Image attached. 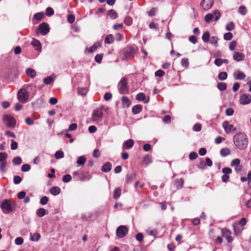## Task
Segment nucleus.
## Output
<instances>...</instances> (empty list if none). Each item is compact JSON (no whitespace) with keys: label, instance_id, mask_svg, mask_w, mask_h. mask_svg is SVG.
<instances>
[{"label":"nucleus","instance_id":"1","mask_svg":"<svg viewBox=\"0 0 251 251\" xmlns=\"http://www.w3.org/2000/svg\"><path fill=\"white\" fill-rule=\"evenodd\" d=\"M233 142L239 149L243 150L248 145V139L244 133L238 132L234 136Z\"/></svg>","mask_w":251,"mask_h":251},{"label":"nucleus","instance_id":"2","mask_svg":"<svg viewBox=\"0 0 251 251\" xmlns=\"http://www.w3.org/2000/svg\"><path fill=\"white\" fill-rule=\"evenodd\" d=\"M135 52V48L126 47L121 51L120 57L123 60L130 59L134 56Z\"/></svg>","mask_w":251,"mask_h":251},{"label":"nucleus","instance_id":"3","mask_svg":"<svg viewBox=\"0 0 251 251\" xmlns=\"http://www.w3.org/2000/svg\"><path fill=\"white\" fill-rule=\"evenodd\" d=\"M15 204L11 200H4L0 204V208L4 213L11 212L15 208Z\"/></svg>","mask_w":251,"mask_h":251},{"label":"nucleus","instance_id":"4","mask_svg":"<svg viewBox=\"0 0 251 251\" xmlns=\"http://www.w3.org/2000/svg\"><path fill=\"white\" fill-rule=\"evenodd\" d=\"M104 111L105 109L103 106H101L95 109L92 114V121L97 122H100L102 118Z\"/></svg>","mask_w":251,"mask_h":251},{"label":"nucleus","instance_id":"5","mask_svg":"<svg viewBox=\"0 0 251 251\" xmlns=\"http://www.w3.org/2000/svg\"><path fill=\"white\" fill-rule=\"evenodd\" d=\"M29 98V93L25 89H20L17 93L18 100L21 102L25 103Z\"/></svg>","mask_w":251,"mask_h":251},{"label":"nucleus","instance_id":"6","mask_svg":"<svg viewBox=\"0 0 251 251\" xmlns=\"http://www.w3.org/2000/svg\"><path fill=\"white\" fill-rule=\"evenodd\" d=\"M119 90L121 94H126L128 93V86L127 85V79L123 78L119 83Z\"/></svg>","mask_w":251,"mask_h":251},{"label":"nucleus","instance_id":"7","mask_svg":"<svg viewBox=\"0 0 251 251\" xmlns=\"http://www.w3.org/2000/svg\"><path fill=\"white\" fill-rule=\"evenodd\" d=\"M49 31L50 27L49 25L47 23L43 22L39 25L38 28L36 30V33L38 34L39 32L42 35H46Z\"/></svg>","mask_w":251,"mask_h":251},{"label":"nucleus","instance_id":"8","mask_svg":"<svg viewBox=\"0 0 251 251\" xmlns=\"http://www.w3.org/2000/svg\"><path fill=\"white\" fill-rule=\"evenodd\" d=\"M128 229L125 226H119L116 230V234L119 238H123L127 234Z\"/></svg>","mask_w":251,"mask_h":251},{"label":"nucleus","instance_id":"9","mask_svg":"<svg viewBox=\"0 0 251 251\" xmlns=\"http://www.w3.org/2000/svg\"><path fill=\"white\" fill-rule=\"evenodd\" d=\"M251 101V95L243 94L240 97V103L243 105L250 103Z\"/></svg>","mask_w":251,"mask_h":251},{"label":"nucleus","instance_id":"10","mask_svg":"<svg viewBox=\"0 0 251 251\" xmlns=\"http://www.w3.org/2000/svg\"><path fill=\"white\" fill-rule=\"evenodd\" d=\"M222 126L226 133H229L231 131H235L236 130V127L233 125L229 124L227 121H224L223 123Z\"/></svg>","mask_w":251,"mask_h":251},{"label":"nucleus","instance_id":"11","mask_svg":"<svg viewBox=\"0 0 251 251\" xmlns=\"http://www.w3.org/2000/svg\"><path fill=\"white\" fill-rule=\"evenodd\" d=\"M4 120L7 122V125L10 127H14L16 125V121L14 117L8 115L4 116Z\"/></svg>","mask_w":251,"mask_h":251},{"label":"nucleus","instance_id":"12","mask_svg":"<svg viewBox=\"0 0 251 251\" xmlns=\"http://www.w3.org/2000/svg\"><path fill=\"white\" fill-rule=\"evenodd\" d=\"M245 57V55L244 53L238 51L235 52L233 55V59L237 62L244 60Z\"/></svg>","mask_w":251,"mask_h":251},{"label":"nucleus","instance_id":"13","mask_svg":"<svg viewBox=\"0 0 251 251\" xmlns=\"http://www.w3.org/2000/svg\"><path fill=\"white\" fill-rule=\"evenodd\" d=\"M205 2L202 4L201 2L200 5L202 7L203 10H207L212 6L214 3V0H208L206 1V3L205 4Z\"/></svg>","mask_w":251,"mask_h":251},{"label":"nucleus","instance_id":"14","mask_svg":"<svg viewBox=\"0 0 251 251\" xmlns=\"http://www.w3.org/2000/svg\"><path fill=\"white\" fill-rule=\"evenodd\" d=\"M134 145V141L132 139H130L124 142L123 144V150L129 149L131 148Z\"/></svg>","mask_w":251,"mask_h":251},{"label":"nucleus","instance_id":"15","mask_svg":"<svg viewBox=\"0 0 251 251\" xmlns=\"http://www.w3.org/2000/svg\"><path fill=\"white\" fill-rule=\"evenodd\" d=\"M111 163L107 162L101 167V171L105 173L109 172L111 170Z\"/></svg>","mask_w":251,"mask_h":251},{"label":"nucleus","instance_id":"16","mask_svg":"<svg viewBox=\"0 0 251 251\" xmlns=\"http://www.w3.org/2000/svg\"><path fill=\"white\" fill-rule=\"evenodd\" d=\"M61 189L57 186H53L50 189V192L54 196H56L60 193Z\"/></svg>","mask_w":251,"mask_h":251},{"label":"nucleus","instance_id":"17","mask_svg":"<svg viewBox=\"0 0 251 251\" xmlns=\"http://www.w3.org/2000/svg\"><path fill=\"white\" fill-rule=\"evenodd\" d=\"M26 74L30 78H34L36 75V72L35 70L31 68H28L25 71Z\"/></svg>","mask_w":251,"mask_h":251},{"label":"nucleus","instance_id":"18","mask_svg":"<svg viewBox=\"0 0 251 251\" xmlns=\"http://www.w3.org/2000/svg\"><path fill=\"white\" fill-rule=\"evenodd\" d=\"M234 76L236 80H243L245 78L246 75L243 72H238L237 73L234 74Z\"/></svg>","mask_w":251,"mask_h":251},{"label":"nucleus","instance_id":"19","mask_svg":"<svg viewBox=\"0 0 251 251\" xmlns=\"http://www.w3.org/2000/svg\"><path fill=\"white\" fill-rule=\"evenodd\" d=\"M231 153L230 150L227 148H223L220 151V154L223 157H226Z\"/></svg>","mask_w":251,"mask_h":251},{"label":"nucleus","instance_id":"20","mask_svg":"<svg viewBox=\"0 0 251 251\" xmlns=\"http://www.w3.org/2000/svg\"><path fill=\"white\" fill-rule=\"evenodd\" d=\"M31 45L33 47L36 48V50H40L41 49V45L40 42L38 40L33 39L31 42Z\"/></svg>","mask_w":251,"mask_h":251},{"label":"nucleus","instance_id":"21","mask_svg":"<svg viewBox=\"0 0 251 251\" xmlns=\"http://www.w3.org/2000/svg\"><path fill=\"white\" fill-rule=\"evenodd\" d=\"M114 40V36L112 34H108L104 39V43L105 44H110L113 42Z\"/></svg>","mask_w":251,"mask_h":251},{"label":"nucleus","instance_id":"22","mask_svg":"<svg viewBox=\"0 0 251 251\" xmlns=\"http://www.w3.org/2000/svg\"><path fill=\"white\" fill-rule=\"evenodd\" d=\"M122 104L124 106L128 107L130 104V100L126 96L122 98Z\"/></svg>","mask_w":251,"mask_h":251},{"label":"nucleus","instance_id":"23","mask_svg":"<svg viewBox=\"0 0 251 251\" xmlns=\"http://www.w3.org/2000/svg\"><path fill=\"white\" fill-rule=\"evenodd\" d=\"M47 214L48 212L43 208H39L36 211V214L40 217H42Z\"/></svg>","mask_w":251,"mask_h":251},{"label":"nucleus","instance_id":"24","mask_svg":"<svg viewBox=\"0 0 251 251\" xmlns=\"http://www.w3.org/2000/svg\"><path fill=\"white\" fill-rule=\"evenodd\" d=\"M86 158L84 156H81L78 158V159L76 161V163H77V165L80 166V165H82L84 164V163L86 162Z\"/></svg>","mask_w":251,"mask_h":251},{"label":"nucleus","instance_id":"25","mask_svg":"<svg viewBox=\"0 0 251 251\" xmlns=\"http://www.w3.org/2000/svg\"><path fill=\"white\" fill-rule=\"evenodd\" d=\"M238 12L243 16H245L247 13V9L245 6H240L238 9Z\"/></svg>","mask_w":251,"mask_h":251},{"label":"nucleus","instance_id":"26","mask_svg":"<svg viewBox=\"0 0 251 251\" xmlns=\"http://www.w3.org/2000/svg\"><path fill=\"white\" fill-rule=\"evenodd\" d=\"M151 162V159L150 156L148 154L144 157L143 160H142V164H144L147 165Z\"/></svg>","mask_w":251,"mask_h":251},{"label":"nucleus","instance_id":"27","mask_svg":"<svg viewBox=\"0 0 251 251\" xmlns=\"http://www.w3.org/2000/svg\"><path fill=\"white\" fill-rule=\"evenodd\" d=\"M210 39V33L208 31L205 32L202 36V40L204 43H207Z\"/></svg>","mask_w":251,"mask_h":251},{"label":"nucleus","instance_id":"28","mask_svg":"<svg viewBox=\"0 0 251 251\" xmlns=\"http://www.w3.org/2000/svg\"><path fill=\"white\" fill-rule=\"evenodd\" d=\"M141 111V105L138 104L133 106L132 111L134 114L139 113Z\"/></svg>","mask_w":251,"mask_h":251},{"label":"nucleus","instance_id":"29","mask_svg":"<svg viewBox=\"0 0 251 251\" xmlns=\"http://www.w3.org/2000/svg\"><path fill=\"white\" fill-rule=\"evenodd\" d=\"M40 234L38 233H35L33 234H30V239L32 241H37L40 239Z\"/></svg>","mask_w":251,"mask_h":251},{"label":"nucleus","instance_id":"30","mask_svg":"<svg viewBox=\"0 0 251 251\" xmlns=\"http://www.w3.org/2000/svg\"><path fill=\"white\" fill-rule=\"evenodd\" d=\"M218 40V38L217 36H212L209 41H210V43L211 44L217 47L219 45Z\"/></svg>","mask_w":251,"mask_h":251},{"label":"nucleus","instance_id":"31","mask_svg":"<svg viewBox=\"0 0 251 251\" xmlns=\"http://www.w3.org/2000/svg\"><path fill=\"white\" fill-rule=\"evenodd\" d=\"M226 84L225 82H219L217 84V88L221 91H223L226 89Z\"/></svg>","mask_w":251,"mask_h":251},{"label":"nucleus","instance_id":"32","mask_svg":"<svg viewBox=\"0 0 251 251\" xmlns=\"http://www.w3.org/2000/svg\"><path fill=\"white\" fill-rule=\"evenodd\" d=\"M227 74L225 72L219 73L218 77L220 80H224L227 78Z\"/></svg>","mask_w":251,"mask_h":251},{"label":"nucleus","instance_id":"33","mask_svg":"<svg viewBox=\"0 0 251 251\" xmlns=\"http://www.w3.org/2000/svg\"><path fill=\"white\" fill-rule=\"evenodd\" d=\"M121 194V189L120 188H117L115 189L114 195H113V198L114 199H117L120 197Z\"/></svg>","mask_w":251,"mask_h":251},{"label":"nucleus","instance_id":"34","mask_svg":"<svg viewBox=\"0 0 251 251\" xmlns=\"http://www.w3.org/2000/svg\"><path fill=\"white\" fill-rule=\"evenodd\" d=\"M107 15L109 16L112 19H115L117 17V14L113 9L109 10L108 11Z\"/></svg>","mask_w":251,"mask_h":251},{"label":"nucleus","instance_id":"35","mask_svg":"<svg viewBox=\"0 0 251 251\" xmlns=\"http://www.w3.org/2000/svg\"><path fill=\"white\" fill-rule=\"evenodd\" d=\"M53 81L54 79L51 76H48L43 80L44 83L46 85L51 84Z\"/></svg>","mask_w":251,"mask_h":251},{"label":"nucleus","instance_id":"36","mask_svg":"<svg viewBox=\"0 0 251 251\" xmlns=\"http://www.w3.org/2000/svg\"><path fill=\"white\" fill-rule=\"evenodd\" d=\"M147 233L149 235H151L154 237H156L157 236V232L155 229H149L147 230Z\"/></svg>","mask_w":251,"mask_h":251},{"label":"nucleus","instance_id":"37","mask_svg":"<svg viewBox=\"0 0 251 251\" xmlns=\"http://www.w3.org/2000/svg\"><path fill=\"white\" fill-rule=\"evenodd\" d=\"M214 15L213 14L208 13L204 17V20L206 23H210L211 21L213 19Z\"/></svg>","mask_w":251,"mask_h":251},{"label":"nucleus","instance_id":"38","mask_svg":"<svg viewBox=\"0 0 251 251\" xmlns=\"http://www.w3.org/2000/svg\"><path fill=\"white\" fill-rule=\"evenodd\" d=\"M184 181L182 178H180L176 181V185L177 189L181 188L183 186Z\"/></svg>","mask_w":251,"mask_h":251},{"label":"nucleus","instance_id":"39","mask_svg":"<svg viewBox=\"0 0 251 251\" xmlns=\"http://www.w3.org/2000/svg\"><path fill=\"white\" fill-rule=\"evenodd\" d=\"M240 160L238 158L235 159L232 161L231 162L230 166L232 167H235L238 166H240Z\"/></svg>","mask_w":251,"mask_h":251},{"label":"nucleus","instance_id":"40","mask_svg":"<svg viewBox=\"0 0 251 251\" xmlns=\"http://www.w3.org/2000/svg\"><path fill=\"white\" fill-rule=\"evenodd\" d=\"M158 9L157 8H152L150 11L147 12V14L149 16H153L156 14Z\"/></svg>","mask_w":251,"mask_h":251},{"label":"nucleus","instance_id":"41","mask_svg":"<svg viewBox=\"0 0 251 251\" xmlns=\"http://www.w3.org/2000/svg\"><path fill=\"white\" fill-rule=\"evenodd\" d=\"M100 46L101 45L99 43L95 44L89 48V51L90 52H93L95 51L99 47H100Z\"/></svg>","mask_w":251,"mask_h":251},{"label":"nucleus","instance_id":"42","mask_svg":"<svg viewBox=\"0 0 251 251\" xmlns=\"http://www.w3.org/2000/svg\"><path fill=\"white\" fill-rule=\"evenodd\" d=\"M233 38V34L231 32H227L224 35V39L226 41H229Z\"/></svg>","mask_w":251,"mask_h":251},{"label":"nucleus","instance_id":"43","mask_svg":"<svg viewBox=\"0 0 251 251\" xmlns=\"http://www.w3.org/2000/svg\"><path fill=\"white\" fill-rule=\"evenodd\" d=\"M63 157H64V153L61 150L57 151L55 153V157L57 159H61V158H63Z\"/></svg>","mask_w":251,"mask_h":251},{"label":"nucleus","instance_id":"44","mask_svg":"<svg viewBox=\"0 0 251 251\" xmlns=\"http://www.w3.org/2000/svg\"><path fill=\"white\" fill-rule=\"evenodd\" d=\"M235 27V25L233 22H231L226 25V29L228 31H232Z\"/></svg>","mask_w":251,"mask_h":251},{"label":"nucleus","instance_id":"45","mask_svg":"<svg viewBox=\"0 0 251 251\" xmlns=\"http://www.w3.org/2000/svg\"><path fill=\"white\" fill-rule=\"evenodd\" d=\"M181 64L183 67L187 68L189 66V60L187 58H183L181 61Z\"/></svg>","mask_w":251,"mask_h":251},{"label":"nucleus","instance_id":"46","mask_svg":"<svg viewBox=\"0 0 251 251\" xmlns=\"http://www.w3.org/2000/svg\"><path fill=\"white\" fill-rule=\"evenodd\" d=\"M44 17V14L42 12L36 13L34 15V18L37 20H41Z\"/></svg>","mask_w":251,"mask_h":251},{"label":"nucleus","instance_id":"47","mask_svg":"<svg viewBox=\"0 0 251 251\" xmlns=\"http://www.w3.org/2000/svg\"><path fill=\"white\" fill-rule=\"evenodd\" d=\"M103 54L102 53L98 54L95 57V60L96 62L100 63L101 62Z\"/></svg>","mask_w":251,"mask_h":251},{"label":"nucleus","instance_id":"48","mask_svg":"<svg viewBox=\"0 0 251 251\" xmlns=\"http://www.w3.org/2000/svg\"><path fill=\"white\" fill-rule=\"evenodd\" d=\"M198 157V153L195 151L191 152L189 155V159L191 160L196 159V158H197Z\"/></svg>","mask_w":251,"mask_h":251},{"label":"nucleus","instance_id":"49","mask_svg":"<svg viewBox=\"0 0 251 251\" xmlns=\"http://www.w3.org/2000/svg\"><path fill=\"white\" fill-rule=\"evenodd\" d=\"M12 162L15 165H20L22 163V159L20 157H16L12 160Z\"/></svg>","mask_w":251,"mask_h":251},{"label":"nucleus","instance_id":"50","mask_svg":"<svg viewBox=\"0 0 251 251\" xmlns=\"http://www.w3.org/2000/svg\"><path fill=\"white\" fill-rule=\"evenodd\" d=\"M72 179V176L70 175H65L63 176L62 181L64 182H69Z\"/></svg>","mask_w":251,"mask_h":251},{"label":"nucleus","instance_id":"51","mask_svg":"<svg viewBox=\"0 0 251 251\" xmlns=\"http://www.w3.org/2000/svg\"><path fill=\"white\" fill-rule=\"evenodd\" d=\"M87 89L85 88H79L78 89V93L79 95L84 96L87 92Z\"/></svg>","mask_w":251,"mask_h":251},{"label":"nucleus","instance_id":"52","mask_svg":"<svg viewBox=\"0 0 251 251\" xmlns=\"http://www.w3.org/2000/svg\"><path fill=\"white\" fill-rule=\"evenodd\" d=\"M30 166L28 164H24L21 168L23 172H27L30 170Z\"/></svg>","mask_w":251,"mask_h":251},{"label":"nucleus","instance_id":"53","mask_svg":"<svg viewBox=\"0 0 251 251\" xmlns=\"http://www.w3.org/2000/svg\"><path fill=\"white\" fill-rule=\"evenodd\" d=\"M165 75V72L162 70H158L155 72V76L162 77Z\"/></svg>","mask_w":251,"mask_h":251},{"label":"nucleus","instance_id":"54","mask_svg":"<svg viewBox=\"0 0 251 251\" xmlns=\"http://www.w3.org/2000/svg\"><path fill=\"white\" fill-rule=\"evenodd\" d=\"M11 149L12 150H15L18 148V143L14 140H11Z\"/></svg>","mask_w":251,"mask_h":251},{"label":"nucleus","instance_id":"55","mask_svg":"<svg viewBox=\"0 0 251 251\" xmlns=\"http://www.w3.org/2000/svg\"><path fill=\"white\" fill-rule=\"evenodd\" d=\"M49 201V198L47 196L43 197L41 199L40 202L42 205L46 204Z\"/></svg>","mask_w":251,"mask_h":251},{"label":"nucleus","instance_id":"56","mask_svg":"<svg viewBox=\"0 0 251 251\" xmlns=\"http://www.w3.org/2000/svg\"><path fill=\"white\" fill-rule=\"evenodd\" d=\"M234 111L231 108H228L226 110V116H231L234 114Z\"/></svg>","mask_w":251,"mask_h":251},{"label":"nucleus","instance_id":"57","mask_svg":"<svg viewBox=\"0 0 251 251\" xmlns=\"http://www.w3.org/2000/svg\"><path fill=\"white\" fill-rule=\"evenodd\" d=\"M54 14V10L51 7H48L46 9V14L48 16H51Z\"/></svg>","mask_w":251,"mask_h":251},{"label":"nucleus","instance_id":"58","mask_svg":"<svg viewBox=\"0 0 251 251\" xmlns=\"http://www.w3.org/2000/svg\"><path fill=\"white\" fill-rule=\"evenodd\" d=\"M68 22L70 24H73L75 20V17L74 15L70 14L67 17Z\"/></svg>","mask_w":251,"mask_h":251},{"label":"nucleus","instance_id":"59","mask_svg":"<svg viewBox=\"0 0 251 251\" xmlns=\"http://www.w3.org/2000/svg\"><path fill=\"white\" fill-rule=\"evenodd\" d=\"M237 42L236 41H232L230 42L229 49L230 50H233L236 47Z\"/></svg>","mask_w":251,"mask_h":251},{"label":"nucleus","instance_id":"60","mask_svg":"<svg viewBox=\"0 0 251 251\" xmlns=\"http://www.w3.org/2000/svg\"><path fill=\"white\" fill-rule=\"evenodd\" d=\"M222 172L225 175H228V174H229L231 173L232 170L230 168H229L225 167V168H223Z\"/></svg>","mask_w":251,"mask_h":251},{"label":"nucleus","instance_id":"61","mask_svg":"<svg viewBox=\"0 0 251 251\" xmlns=\"http://www.w3.org/2000/svg\"><path fill=\"white\" fill-rule=\"evenodd\" d=\"M135 178V175L133 174H128L127 176V179H126V182H131L133 179Z\"/></svg>","mask_w":251,"mask_h":251},{"label":"nucleus","instance_id":"62","mask_svg":"<svg viewBox=\"0 0 251 251\" xmlns=\"http://www.w3.org/2000/svg\"><path fill=\"white\" fill-rule=\"evenodd\" d=\"M213 15L214 17H215L214 20L215 21H218L220 19L221 16L220 12L218 10L214 11Z\"/></svg>","mask_w":251,"mask_h":251},{"label":"nucleus","instance_id":"63","mask_svg":"<svg viewBox=\"0 0 251 251\" xmlns=\"http://www.w3.org/2000/svg\"><path fill=\"white\" fill-rule=\"evenodd\" d=\"M14 183L15 184H19L22 180V179L20 176H17L14 177Z\"/></svg>","mask_w":251,"mask_h":251},{"label":"nucleus","instance_id":"64","mask_svg":"<svg viewBox=\"0 0 251 251\" xmlns=\"http://www.w3.org/2000/svg\"><path fill=\"white\" fill-rule=\"evenodd\" d=\"M24 242V239L22 237H18L15 240V243L17 245H21Z\"/></svg>","mask_w":251,"mask_h":251}]
</instances>
